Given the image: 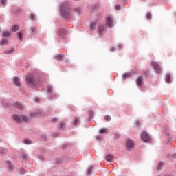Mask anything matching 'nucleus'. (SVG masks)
Instances as JSON below:
<instances>
[{
    "instance_id": "obj_44",
    "label": "nucleus",
    "mask_w": 176,
    "mask_h": 176,
    "mask_svg": "<svg viewBox=\"0 0 176 176\" xmlns=\"http://www.w3.org/2000/svg\"><path fill=\"white\" fill-rule=\"evenodd\" d=\"M3 153H5L6 151H5V150H3Z\"/></svg>"
},
{
    "instance_id": "obj_10",
    "label": "nucleus",
    "mask_w": 176,
    "mask_h": 176,
    "mask_svg": "<svg viewBox=\"0 0 176 176\" xmlns=\"http://www.w3.org/2000/svg\"><path fill=\"white\" fill-rule=\"evenodd\" d=\"M143 83H144V78L142 77H138L137 80L138 86H142Z\"/></svg>"
},
{
    "instance_id": "obj_6",
    "label": "nucleus",
    "mask_w": 176,
    "mask_h": 176,
    "mask_svg": "<svg viewBox=\"0 0 176 176\" xmlns=\"http://www.w3.org/2000/svg\"><path fill=\"white\" fill-rule=\"evenodd\" d=\"M126 146L129 149H133V148L135 146V144L134 143V141H133V140L129 139L126 141Z\"/></svg>"
},
{
    "instance_id": "obj_20",
    "label": "nucleus",
    "mask_w": 176,
    "mask_h": 176,
    "mask_svg": "<svg viewBox=\"0 0 176 176\" xmlns=\"http://www.w3.org/2000/svg\"><path fill=\"white\" fill-rule=\"evenodd\" d=\"M163 166H164V164H163V162H160L158 164L157 170L160 171V170L163 168Z\"/></svg>"
},
{
    "instance_id": "obj_28",
    "label": "nucleus",
    "mask_w": 176,
    "mask_h": 176,
    "mask_svg": "<svg viewBox=\"0 0 176 176\" xmlns=\"http://www.w3.org/2000/svg\"><path fill=\"white\" fill-rule=\"evenodd\" d=\"M170 80H171V76L169 74H168L166 78V82L168 83L170 82Z\"/></svg>"
},
{
    "instance_id": "obj_41",
    "label": "nucleus",
    "mask_w": 176,
    "mask_h": 176,
    "mask_svg": "<svg viewBox=\"0 0 176 176\" xmlns=\"http://www.w3.org/2000/svg\"><path fill=\"white\" fill-rule=\"evenodd\" d=\"M136 124H137V126H140V122L137 121Z\"/></svg>"
},
{
    "instance_id": "obj_26",
    "label": "nucleus",
    "mask_w": 176,
    "mask_h": 176,
    "mask_svg": "<svg viewBox=\"0 0 176 176\" xmlns=\"http://www.w3.org/2000/svg\"><path fill=\"white\" fill-rule=\"evenodd\" d=\"M24 144L30 145V144H32V142L30 140H29V139H25L24 140Z\"/></svg>"
},
{
    "instance_id": "obj_33",
    "label": "nucleus",
    "mask_w": 176,
    "mask_h": 176,
    "mask_svg": "<svg viewBox=\"0 0 176 176\" xmlns=\"http://www.w3.org/2000/svg\"><path fill=\"white\" fill-rule=\"evenodd\" d=\"M104 119H105V120H106L107 122H110V120H111V116H106L104 117Z\"/></svg>"
},
{
    "instance_id": "obj_16",
    "label": "nucleus",
    "mask_w": 176,
    "mask_h": 176,
    "mask_svg": "<svg viewBox=\"0 0 176 176\" xmlns=\"http://www.w3.org/2000/svg\"><path fill=\"white\" fill-rule=\"evenodd\" d=\"M13 52H14V48H11L10 50L5 51L4 53L6 54H12V53H13Z\"/></svg>"
},
{
    "instance_id": "obj_38",
    "label": "nucleus",
    "mask_w": 176,
    "mask_h": 176,
    "mask_svg": "<svg viewBox=\"0 0 176 176\" xmlns=\"http://www.w3.org/2000/svg\"><path fill=\"white\" fill-rule=\"evenodd\" d=\"M52 122H53L54 123H57V122H58V119H57V118H53V119H52Z\"/></svg>"
},
{
    "instance_id": "obj_7",
    "label": "nucleus",
    "mask_w": 176,
    "mask_h": 176,
    "mask_svg": "<svg viewBox=\"0 0 176 176\" xmlns=\"http://www.w3.org/2000/svg\"><path fill=\"white\" fill-rule=\"evenodd\" d=\"M26 81L29 85H34V82H35V80L34 79V76L31 75H28L26 77Z\"/></svg>"
},
{
    "instance_id": "obj_8",
    "label": "nucleus",
    "mask_w": 176,
    "mask_h": 176,
    "mask_svg": "<svg viewBox=\"0 0 176 176\" xmlns=\"http://www.w3.org/2000/svg\"><path fill=\"white\" fill-rule=\"evenodd\" d=\"M41 111L39 110L30 113L31 118H38V116H41Z\"/></svg>"
},
{
    "instance_id": "obj_23",
    "label": "nucleus",
    "mask_w": 176,
    "mask_h": 176,
    "mask_svg": "<svg viewBox=\"0 0 176 176\" xmlns=\"http://www.w3.org/2000/svg\"><path fill=\"white\" fill-rule=\"evenodd\" d=\"M3 36H4V37H9V36H10V32H4L3 33Z\"/></svg>"
},
{
    "instance_id": "obj_24",
    "label": "nucleus",
    "mask_w": 176,
    "mask_h": 176,
    "mask_svg": "<svg viewBox=\"0 0 176 176\" xmlns=\"http://www.w3.org/2000/svg\"><path fill=\"white\" fill-rule=\"evenodd\" d=\"M146 17L148 19V20H151V19H152V13L148 12L146 15Z\"/></svg>"
},
{
    "instance_id": "obj_43",
    "label": "nucleus",
    "mask_w": 176,
    "mask_h": 176,
    "mask_svg": "<svg viewBox=\"0 0 176 176\" xmlns=\"http://www.w3.org/2000/svg\"><path fill=\"white\" fill-rule=\"evenodd\" d=\"M94 9H97V6H94Z\"/></svg>"
},
{
    "instance_id": "obj_22",
    "label": "nucleus",
    "mask_w": 176,
    "mask_h": 176,
    "mask_svg": "<svg viewBox=\"0 0 176 176\" xmlns=\"http://www.w3.org/2000/svg\"><path fill=\"white\" fill-rule=\"evenodd\" d=\"M15 107L18 108V109H23V105H21V103H16Z\"/></svg>"
},
{
    "instance_id": "obj_25",
    "label": "nucleus",
    "mask_w": 176,
    "mask_h": 176,
    "mask_svg": "<svg viewBox=\"0 0 176 176\" xmlns=\"http://www.w3.org/2000/svg\"><path fill=\"white\" fill-rule=\"evenodd\" d=\"M99 133L100 134H104V133H107V128H102L100 129Z\"/></svg>"
},
{
    "instance_id": "obj_5",
    "label": "nucleus",
    "mask_w": 176,
    "mask_h": 176,
    "mask_svg": "<svg viewBox=\"0 0 176 176\" xmlns=\"http://www.w3.org/2000/svg\"><path fill=\"white\" fill-rule=\"evenodd\" d=\"M141 138L144 142H149L151 141V138L146 132H142L141 135Z\"/></svg>"
},
{
    "instance_id": "obj_3",
    "label": "nucleus",
    "mask_w": 176,
    "mask_h": 176,
    "mask_svg": "<svg viewBox=\"0 0 176 176\" xmlns=\"http://www.w3.org/2000/svg\"><path fill=\"white\" fill-rule=\"evenodd\" d=\"M151 65L152 67H153L156 74H162V68L160 67V65L157 64L156 62H152Z\"/></svg>"
},
{
    "instance_id": "obj_42",
    "label": "nucleus",
    "mask_w": 176,
    "mask_h": 176,
    "mask_svg": "<svg viewBox=\"0 0 176 176\" xmlns=\"http://www.w3.org/2000/svg\"><path fill=\"white\" fill-rule=\"evenodd\" d=\"M36 101L38 102V101H39V99L36 98Z\"/></svg>"
},
{
    "instance_id": "obj_30",
    "label": "nucleus",
    "mask_w": 176,
    "mask_h": 176,
    "mask_svg": "<svg viewBox=\"0 0 176 176\" xmlns=\"http://www.w3.org/2000/svg\"><path fill=\"white\" fill-rule=\"evenodd\" d=\"M29 19L30 20H35L36 17L34 15V14H31L30 16H29Z\"/></svg>"
},
{
    "instance_id": "obj_18",
    "label": "nucleus",
    "mask_w": 176,
    "mask_h": 176,
    "mask_svg": "<svg viewBox=\"0 0 176 176\" xmlns=\"http://www.w3.org/2000/svg\"><path fill=\"white\" fill-rule=\"evenodd\" d=\"M58 126H59V129H65V123L60 122L58 124Z\"/></svg>"
},
{
    "instance_id": "obj_9",
    "label": "nucleus",
    "mask_w": 176,
    "mask_h": 176,
    "mask_svg": "<svg viewBox=\"0 0 176 176\" xmlns=\"http://www.w3.org/2000/svg\"><path fill=\"white\" fill-rule=\"evenodd\" d=\"M67 34V30L64 28H60L58 32V35L60 36H64Z\"/></svg>"
},
{
    "instance_id": "obj_11",
    "label": "nucleus",
    "mask_w": 176,
    "mask_h": 176,
    "mask_svg": "<svg viewBox=\"0 0 176 176\" xmlns=\"http://www.w3.org/2000/svg\"><path fill=\"white\" fill-rule=\"evenodd\" d=\"M113 159H114V157H113V155L109 154V155H107L106 156V160H107V162H113Z\"/></svg>"
},
{
    "instance_id": "obj_32",
    "label": "nucleus",
    "mask_w": 176,
    "mask_h": 176,
    "mask_svg": "<svg viewBox=\"0 0 176 176\" xmlns=\"http://www.w3.org/2000/svg\"><path fill=\"white\" fill-rule=\"evenodd\" d=\"M47 92L50 93V94L53 93V88L50 87H47Z\"/></svg>"
},
{
    "instance_id": "obj_40",
    "label": "nucleus",
    "mask_w": 176,
    "mask_h": 176,
    "mask_svg": "<svg viewBox=\"0 0 176 176\" xmlns=\"http://www.w3.org/2000/svg\"><path fill=\"white\" fill-rule=\"evenodd\" d=\"M21 171L22 174H25V170L21 169Z\"/></svg>"
},
{
    "instance_id": "obj_21",
    "label": "nucleus",
    "mask_w": 176,
    "mask_h": 176,
    "mask_svg": "<svg viewBox=\"0 0 176 176\" xmlns=\"http://www.w3.org/2000/svg\"><path fill=\"white\" fill-rule=\"evenodd\" d=\"M63 57H64V56L59 54L55 56L56 60H58L59 61L63 60Z\"/></svg>"
},
{
    "instance_id": "obj_2",
    "label": "nucleus",
    "mask_w": 176,
    "mask_h": 176,
    "mask_svg": "<svg viewBox=\"0 0 176 176\" xmlns=\"http://www.w3.org/2000/svg\"><path fill=\"white\" fill-rule=\"evenodd\" d=\"M13 119L15 120V122H16V123H21L23 121L25 122H30V119L25 116H20L17 114H15L13 116Z\"/></svg>"
},
{
    "instance_id": "obj_13",
    "label": "nucleus",
    "mask_w": 176,
    "mask_h": 176,
    "mask_svg": "<svg viewBox=\"0 0 176 176\" xmlns=\"http://www.w3.org/2000/svg\"><path fill=\"white\" fill-rule=\"evenodd\" d=\"M9 43V41L7 38H3L0 42L1 46H5V45H8Z\"/></svg>"
},
{
    "instance_id": "obj_12",
    "label": "nucleus",
    "mask_w": 176,
    "mask_h": 176,
    "mask_svg": "<svg viewBox=\"0 0 176 176\" xmlns=\"http://www.w3.org/2000/svg\"><path fill=\"white\" fill-rule=\"evenodd\" d=\"M105 31V26L104 25H100L98 27V32L99 34H102Z\"/></svg>"
},
{
    "instance_id": "obj_27",
    "label": "nucleus",
    "mask_w": 176,
    "mask_h": 176,
    "mask_svg": "<svg viewBox=\"0 0 176 176\" xmlns=\"http://www.w3.org/2000/svg\"><path fill=\"white\" fill-rule=\"evenodd\" d=\"M91 30H96V22H92L90 26Z\"/></svg>"
},
{
    "instance_id": "obj_39",
    "label": "nucleus",
    "mask_w": 176,
    "mask_h": 176,
    "mask_svg": "<svg viewBox=\"0 0 176 176\" xmlns=\"http://www.w3.org/2000/svg\"><path fill=\"white\" fill-rule=\"evenodd\" d=\"M2 5H6V0H1Z\"/></svg>"
},
{
    "instance_id": "obj_19",
    "label": "nucleus",
    "mask_w": 176,
    "mask_h": 176,
    "mask_svg": "<svg viewBox=\"0 0 176 176\" xmlns=\"http://www.w3.org/2000/svg\"><path fill=\"white\" fill-rule=\"evenodd\" d=\"M12 31L13 32H16V31H19V25H14L12 28Z\"/></svg>"
},
{
    "instance_id": "obj_36",
    "label": "nucleus",
    "mask_w": 176,
    "mask_h": 176,
    "mask_svg": "<svg viewBox=\"0 0 176 176\" xmlns=\"http://www.w3.org/2000/svg\"><path fill=\"white\" fill-rule=\"evenodd\" d=\"M79 122H80L79 118H76L74 122V124H78Z\"/></svg>"
},
{
    "instance_id": "obj_29",
    "label": "nucleus",
    "mask_w": 176,
    "mask_h": 176,
    "mask_svg": "<svg viewBox=\"0 0 176 176\" xmlns=\"http://www.w3.org/2000/svg\"><path fill=\"white\" fill-rule=\"evenodd\" d=\"M8 163L10 170H13V167H14V166L10 162H8Z\"/></svg>"
},
{
    "instance_id": "obj_17",
    "label": "nucleus",
    "mask_w": 176,
    "mask_h": 176,
    "mask_svg": "<svg viewBox=\"0 0 176 176\" xmlns=\"http://www.w3.org/2000/svg\"><path fill=\"white\" fill-rule=\"evenodd\" d=\"M130 76H131V73H125L122 75L123 79H127Z\"/></svg>"
},
{
    "instance_id": "obj_15",
    "label": "nucleus",
    "mask_w": 176,
    "mask_h": 176,
    "mask_svg": "<svg viewBox=\"0 0 176 176\" xmlns=\"http://www.w3.org/2000/svg\"><path fill=\"white\" fill-rule=\"evenodd\" d=\"M14 83L16 86H20V80H19L18 77L14 78Z\"/></svg>"
},
{
    "instance_id": "obj_34",
    "label": "nucleus",
    "mask_w": 176,
    "mask_h": 176,
    "mask_svg": "<svg viewBox=\"0 0 176 176\" xmlns=\"http://www.w3.org/2000/svg\"><path fill=\"white\" fill-rule=\"evenodd\" d=\"M18 36H19V39H23V33L21 32H19Z\"/></svg>"
},
{
    "instance_id": "obj_14",
    "label": "nucleus",
    "mask_w": 176,
    "mask_h": 176,
    "mask_svg": "<svg viewBox=\"0 0 176 176\" xmlns=\"http://www.w3.org/2000/svg\"><path fill=\"white\" fill-rule=\"evenodd\" d=\"M74 10L76 14H82V8L78 7L74 8Z\"/></svg>"
},
{
    "instance_id": "obj_4",
    "label": "nucleus",
    "mask_w": 176,
    "mask_h": 176,
    "mask_svg": "<svg viewBox=\"0 0 176 176\" xmlns=\"http://www.w3.org/2000/svg\"><path fill=\"white\" fill-rule=\"evenodd\" d=\"M106 25L109 28H112V27H113V19L111 16H107L106 18Z\"/></svg>"
},
{
    "instance_id": "obj_31",
    "label": "nucleus",
    "mask_w": 176,
    "mask_h": 176,
    "mask_svg": "<svg viewBox=\"0 0 176 176\" xmlns=\"http://www.w3.org/2000/svg\"><path fill=\"white\" fill-rule=\"evenodd\" d=\"M20 155L23 157V159H27V154H25V153H21Z\"/></svg>"
},
{
    "instance_id": "obj_35",
    "label": "nucleus",
    "mask_w": 176,
    "mask_h": 176,
    "mask_svg": "<svg viewBox=\"0 0 176 176\" xmlns=\"http://www.w3.org/2000/svg\"><path fill=\"white\" fill-rule=\"evenodd\" d=\"M37 30H38V28H36V27H33L32 28V32H36Z\"/></svg>"
},
{
    "instance_id": "obj_37",
    "label": "nucleus",
    "mask_w": 176,
    "mask_h": 176,
    "mask_svg": "<svg viewBox=\"0 0 176 176\" xmlns=\"http://www.w3.org/2000/svg\"><path fill=\"white\" fill-rule=\"evenodd\" d=\"M115 8L116 10H120V6L119 5H116Z\"/></svg>"
},
{
    "instance_id": "obj_1",
    "label": "nucleus",
    "mask_w": 176,
    "mask_h": 176,
    "mask_svg": "<svg viewBox=\"0 0 176 176\" xmlns=\"http://www.w3.org/2000/svg\"><path fill=\"white\" fill-rule=\"evenodd\" d=\"M60 14L65 19L69 17L71 14V9L69 8V4L68 2H65L60 6Z\"/></svg>"
}]
</instances>
